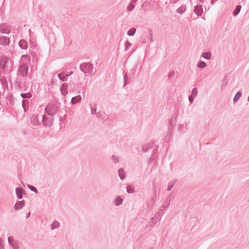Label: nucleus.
I'll return each mask as SVG.
<instances>
[{"label":"nucleus","mask_w":249,"mask_h":249,"mask_svg":"<svg viewBox=\"0 0 249 249\" xmlns=\"http://www.w3.org/2000/svg\"><path fill=\"white\" fill-rule=\"evenodd\" d=\"M44 111L48 115L54 116L59 112V107L55 103H50L46 107Z\"/></svg>","instance_id":"1"},{"label":"nucleus","mask_w":249,"mask_h":249,"mask_svg":"<svg viewBox=\"0 0 249 249\" xmlns=\"http://www.w3.org/2000/svg\"><path fill=\"white\" fill-rule=\"evenodd\" d=\"M10 65L11 62L7 56H2L0 59V67L2 71H10Z\"/></svg>","instance_id":"2"},{"label":"nucleus","mask_w":249,"mask_h":249,"mask_svg":"<svg viewBox=\"0 0 249 249\" xmlns=\"http://www.w3.org/2000/svg\"><path fill=\"white\" fill-rule=\"evenodd\" d=\"M80 69L85 73L91 74L93 70V65L89 62L83 63L80 65Z\"/></svg>","instance_id":"3"},{"label":"nucleus","mask_w":249,"mask_h":249,"mask_svg":"<svg viewBox=\"0 0 249 249\" xmlns=\"http://www.w3.org/2000/svg\"><path fill=\"white\" fill-rule=\"evenodd\" d=\"M54 121V116L44 115L42 117V122L45 126L51 127L53 125Z\"/></svg>","instance_id":"4"},{"label":"nucleus","mask_w":249,"mask_h":249,"mask_svg":"<svg viewBox=\"0 0 249 249\" xmlns=\"http://www.w3.org/2000/svg\"><path fill=\"white\" fill-rule=\"evenodd\" d=\"M28 65L25 63H23L19 66L18 71L21 75L25 76L28 73Z\"/></svg>","instance_id":"5"},{"label":"nucleus","mask_w":249,"mask_h":249,"mask_svg":"<svg viewBox=\"0 0 249 249\" xmlns=\"http://www.w3.org/2000/svg\"><path fill=\"white\" fill-rule=\"evenodd\" d=\"M8 243L14 249H18L19 248L18 242L14 239V238L12 236L8 237Z\"/></svg>","instance_id":"6"},{"label":"nucleus","mask_w":249,"mask_h":249,"mask_svg":"<svg viewBox=\"0 0 249 249\" xmlns=\"http://www.w3.org/2000/svg\"><path fill=\"white\" fill-rule=\"evenodd\" d=\"M10 40L9 37L5 36H0V45L6 46L10 44Z\"/></svg>","instance_id":"7"},{"label":"nucleus","mask_w":249,"mask_h":249,"mask_svg":"<svg viewBox=\"0 0 249 249\" xmlns=\"http://www.w3.org/2000/svg\"><path fill=\"white\" fill-rule=\"evenodd\" d=\"M16 194L18 198L21 199L23 198V195L25 194V191L22 187H18L16 188Z\"/></svg>","instance_id":"8"},{"label":"nucleus","mask_w":249,"mask_h":249,"mask_svg":"<svg viewBox=\"0 0 249 249\" xmlns=\"http://www.w3.org/2000/svg\"><path fill=\"white\" fill-rule=\"evenodd\" d=\"M25 201H18L14 206V208L15 210L18 211L21 209L23 206L25 205Z\"/></svg>","instance_id":"9"},{"label":"nucleus","mask_w":249,"mask_h":249,"mask_svg":"<svg viewBox=\"0 0 249 249\" xmlns=\"http://www.w3.org/2000/svg\"><path fill=\"white\" fill-rule=\"evenodd\" d=\"M194 12L197 16H200L203 12L202 6L201 4L197 5L194 7Z\"/></svg>","instance_id":"10"},{"label":"nucleus","mask_w":249,"mask_h":249,"mask_svg":"<svg viewBox=\"0 0 249 249\" xmlns=\"http://www.w3.org/2000/svg\"><path fill=\"white\" fill-rule=\"evenodd\" d=\"M0 31L1 33L6 34H9L11 32L10 29L7 28L6 25L5 24L0 25Z\"/></svg>","instance_id":"11"},{"label":"nucleus","mask_w":249,"mask_h":249,"mask_svg":"<svg viewBox=\"0 0 249 249\" xmlns=\"http://www.w3.org/2000/svg\"><path fill=\"white\" fill-rule=\"evenodd\" d=\"M31 123L32 125L37 126L40 124V122L39 121L37 116L36 115H33L30 118Z\"/></svg>","instance_id":"12"},{"label":"nucleus","mask_w":249,"mask_h":249,"mask_svg":"<svg viewBox=\"0 0 249 249\" xmlns=\"http://www.w3.org/2000/svg\"><path fill=\"white\" fill-rule=\"evenodd\" d=\"M171 197L169 196H168L166 199L162 203L160 208H163V209H166L170 205V202L171 201Z\"/></svg>","instance_id":"13"},{"label":"nucleus","mask_w":249,"mask_h":249,"mask_svg":"<svg viewBox=\"0 0 249 249\" xmlns=\"http://www.w3.org/2000/svg\"><path fill=\"white\" fill-rule=\"evenodd\" d=\"M154 144L153 142H150L149 143H146L142 145V150L144 152H146L148 151V150L153 147Z\"/></svg>","instance_id":"14"},{"label":"nucleus","mask_w":249,"mask_h":249,"mask_svg":"<svg viewBox=\"0 0 249 249\" xmlns=\"http://www.w3.org/2000/svg\"><path fill=\"white\" fill-rule=\"evenodd\" d=\"M18 45L21 49L26 50L28 48V43L24 39L20 40L18 42Z\"/></svg>","instance_id":"15"},{"label":"nucleus","mask_w":249,"mask_h":249,"mask_svg":"<svg viewBox=\"0 0 249 249\" xmlns=\"http://www.w3.org/2000/svg\"><path fill=\"white\" fill-rule=\"evenodd\" d=\"M119 176L121 180H123L125 178V172L124 170L122 168H119L118 170Z\"/></svg>","instance_id":"16"},{"label":"nucleus","mask_w":249,"mask_h":249,"mask_svg":"<svg viewBox=\"0 0 249 249\" xmlns=\"http://www.w3.org/2000/svg\"><path fill=\"white\" fill-rule=\"evenodd\" d=\"M123 202V199L120 196H117L114 200V204L117 206H120Z\"/></svg>","instance_id":"17"},{"label":"nucleus","mask_w":249,"mask_h":249,"mask_svg":"<svg viewBox=\"0 0 249 249\" xmlns=\"http://www.w3.org/2000/svg\"><path fill=\"white\" fill-rule=\"evenodd\" d=\"M81 99L82 98L80 95L73 97L71 99V103L72 104H76V103L80 102Z\"/></svg>","instance_id":"18"},{"label":"nucleus","mask_w":249,"mask_h":249,"mask_svg":"<svg viewBox=\"0 0 249 249\" xmlns=\"http://www.w3.org/2000/svg\"><path fill=\"white\" fill-rule=\"evenodd\" d=\"M177 121H176V116H175L174 118L173 117H172L171 120L169 121V129H172L174 126V125L176 124Z\"/></svg>","instance_id":"19"},{"label":"nucleus","mask_w":249,"mask_h":249,"mask_svg":"<svg viewBox=\"0 0 249 249\" xmlns=\"http://www.w3.org/2000/svg\"><path fill=\"white\" fill-rule=\"evenodd\" d=\"M67 84L63 83L60 88L61 94L63 95H66L68 93V91L67 90Z\"/></svg>","instance_id":"20"},{"label":"nucleus","mask_w":249,"mask_h":249,"mask_svg":"<svg viewBox=\"0 0 249 249\" xmlns=\"http://www.w3.org/2000/svg\"><path fill=\"white\" fill-rule=\"evenodd\" d=\"M187 125L186 124H179L177 126L178 130L179 131H185L187 128Z\"/></svg>","instance_id":"21"},{"label":"nucleus","mask_w":249,"mask_h":249,"mask_svg":"<svg viewBox=\"0 0 249 249\" xmlns=\"http://www.w3.org/2000/svg\"><path fill=\"white\" fill-rule=\"evenodd\" d=\"M68 75H66L64 72L59 73L57 75L58 78L62 81H65L67 80Z\"/></svg>","instance_id":"22"},{"label":"nucleus","mask_w":249,"mask_h":249,"mask_svg":"<svg viewBox=\"0 0 249 249\" xmlns=\"http://www.w3.org/2000/svg\"><path fill=\"white\" fill-rule=\"evenodd\" d=\"M186 11V6L185 5H181L178 8L177 10V12L180 14H182Z\"/></svg>","instance_id":"23"},{"label":"nucleus","mask_w":249,"mask_h":249,"mask_svg":"<svg viewBox=\"0 0 249 249\" xmlns=\"http://www.w3.org/2000/svg\"><path fill=\"white\" fill-rule=\"evenodd\" d=\"M202 57L206 59L209 60L211 58L212 53L210 52H207L203 53L202 55Z\"/></svg>","instance_id":"24"},{"label":"nucleus","mask_w":249,"mask_h":249,"mask_svg":"<svg viewBox=\"0 0 249 249\" xmlns=\"http://www.w3.org/2000/svg\"><path fill=\"white\" fill-rule=\"evenodd\" d=\"M207 66L206 63L202 60H199L197 63V67L200 69H204Z\"/></svg>","instance_id":"25"},{"label":"nucleus","mask_w":249,"mask_h":249,"mask_svg":"<svg viewBox=\"0 0 249 249\" xmlns=\"http://www.w3.org/2000/svg\"><path fill=\"white\" fill-rule=\"evenodd\" d=\"M241 96H242L241 92H240V91L237 92L233 98V102L234 103H236L238 101V100L240 99V98L241 97Z\"/></svg>","instance_id":"26"},{"label":"nucleus","mask_w":249,"mask_h":249,"mask_svg":"<svg viewBox=\"0 0 249 249\" xmlns=\"http://www.w3.org/2000/svg\"><path fill=\"white\" fill-rule=\"evenodd\" d=\"M96 117L102 119L106 118V114L103 111H99L96 113Z\"/></svg>","instance_id":"27"},{"label":"nucleus","mask_w":249,"mask_h":249,"mask_svg":"<svg viewBox=\"0 0 249 249\" xmlns=\"http://www.w3.org/2000/svg\"><path fill=\"white\" fill-rule=\"evenodd\" d=\"M241 9V6L240 5H237L235 9L233 10L232 14L234 16H236L239 13Z\"/></svg>","instance_id":"28"},{"label":"nucleus","mask_w":249,"mask_h":249,"mask_svg":"<svg viewBox=\"0 0 249 249\" xmlns=\"http://www.w3.org/2000/svg\"><path fill=\"white\" fill-rule=\"evenodd\" d=\"M160 220V218H158V217H152L151 218L150 222L151 223V226L155 225Z\"/></svg>","instance_id":"29"},{"label":"nucleus","mask_w":249,"mask_h":249,"mask_svg":"<svg viewBox=\"0 0 249 249\" xmlns=\"http://www.w3.org/2000/svg\"><path fill=\"white\" fill-rule=\"evenodd\" d=\"M59 223L56 221L54 220L51 225V228L52 230H54L59 227Z\"/></svg>","instance_id":"30"},{"label":"nucleus","mask_w":249,"mask_h":249,"mask_svg":"<svg viewBox=\"0 0 249 249\" xmlns=\"http://www.w3.org/2000/svg\"><path fill=\"white\" fill-rule=\"evenodd\" d=\"M177 182V180H173L169 183L168 187H167V190L168 191H170L172 190V189L174 186L175 184H176Z\"/></svg>","instance_id":"31"},{"label":"nucleus","mask_w":249,"mask_h":249,"mask_svg":"<svg viewBox=\"0 0 249 249\" xmlns=\"http://www.w3.org/2000/svg\"><path fill=\"white\" fill-rule=\"evenodd\" d=\"M20 96L23 99H25V98L30 99L32 97V94L30 92L25 93H22L20 94Z\"/></svg>","instance_id":"32"},{"label":"nucleus","mask_w":249,"mask_h":249,"mask_svg":"<svg viewBox=\"0 0 249 249\" xmlns=\"http://www.w3.org/2000/svg\"><path fill=\"white\" fill-rule=\"evenodd\" d=\"M136 30L135 28H131L130 30H128V32H127V35L128 36H133L135 33H136Z\"/></svg>","instance_id":"33"},{"label":"nucleus","mask_w":249,"mask_h":249,"mask_svg":"<svg viewBox=\"0 0 249 249\" xmlns=\"http://www.w3.org/2000/svg\"><path fill=\"white\" fill-rule=\"evenodd\" d=\"M27 187L31 191L34 192L36 194H38V190L35 187L29 184L27 185Z\"/></svg>","instance_id":"34"},{"label":"nucleus","mask_w":249,"mask_h":249,"mask_svg":"<svg viewBox=\"0 0 249 249\" xmlns=\"http://www.w3.org/2000/svg\"><path fill=\"white\" fill-rule=\"evenodd\" d=\"M111 159L114 163H118L120 161V158L115 155H112L111 156Z\"/></svg>","instance_id":"35"},{"label":"nucleus","mask_w":249,"mask_h":249,"mask_svg":"<svg viewBox=\"0 0 249 249\" xmlns=\"http://www.w3.org/2000/svg\"><path fill=\"white\" fill-rule=\"evenodd\" d=\"M126 192L128 194L133 193L134 192V188L130 185H128L126 187Z\"/></svg>","instance_id":"36"},{"label":"nucleus","mask_w":249,"mask_h":249,"mask_svg":"<svg viewBox=\"0 0 249 249\" xmlns=\"http://www.w3.org/2000/svg\"><path fill=\"white\" fill-rule=\"evenodd\" d=\"M135 8V5L132 3H130L127 6V11L128 12L132 11Z\"/></svg>","instance_id":"37"},{"label":"nucleus","mask_w":249,"mask_h":249,"mask_svg":"<svg viewBox=\"0 0 249 249\" xmlns=\"http://www.w3.org/2000/svg\"><path fill=\"white\" fill-rule=\"evenodd\" d=\"M197 93H198V91H197V89L194 88L192 90L191 96H192L195 97L197 96Z\"/></svg>","instance_id":"38"},{"label":"nucleus","mask_w":249,"mask_h":249,"mask_svg":"<svg viewBox=\"0 0 249 249\" xmlns=\"http://www.w3.org/2000/svg\"><path fill=\"white\" fill-rule=\"evenodd\" d=\"M131 45L132 44L128 40H126L124 43V50L127 51Z\"/></svg>","instance_id":"39"},{"label":"nucleus","mask_w":249,"mask_h":249,"mask_svg":"<svg viewBox=\"0 0 249 249\" xmlns=\"http://www.w3.org/2000/svg\"><path fill=\"white\" fill-rule=\"evenodd\" d=\"M163 210H162L161 208H160L159 212L157 213L156 214V217H158V218H160V219L161 215H162Z\"/></svg>","instance_id":"40"},{"label":"nucleus","mask_w":249,"mask_h":249,"mask_svg":"<svg viewBox=\"0 0 249 249\" xmlns=\"http://www.w3.org/2000/svg\"><path fill=\"white\" fill-rule=\"evenodd\" d=\"M21 58L23 60H25L27 61H30V56L27 54L23 55L21 56Z\"/></svg>","instance_id":"41"},{"label":"nucleus","mask_w":249,"mask_h":249,"mask_svg":"<svg viewBox=\"0 0 249 249\" xmlns=\"http://www.w3.org/2000/svg\"><path fill=\"white\" fill-rule=\"evenodd\" d=\"M128 79L127 75L126 73L124 74V85L123 86L124 87L127 84V81Z\"/></svg>","instance_id":"42"},{"label":"nucleus","mask_w":249,"mask_h":249,"mask_svg":"<svg viewBox=\"0 0 249 249\" xmlns=\"http://www.w3.org/2000/svg\"><path fill=\"white\" fill-rule=\"evenodd\" d=\"M73 86V87L71 88L72 90H77L79 89V86L77 84H71V86Z\"/></svg>","instance_id":"43"},{"label":"nucleus","mask_w":249,"mask_h":249,"mask_svg":"<svg viewBox=\"0 0 249 249\" xmlns=\"http://www.w3.org/2000/svg\"><path fill=\"white\" fill-rule=\"evenodd\" d=\"M175 76V72L174 71H172L171 72H169L168 74V77L169 78H172Z\"/></svg>","instance_id":"44"},{"label":"nucleus","mask_w":249,"mask_h":249,"mask_svg":"<svg viewBox=\"0 0 249 249\" xmlns=\"http://www.w3.org/2000/svg\"><path fill=\"white\" fill-rule=\"evenodd\" d=\"M28 100H23V101L22 102V107H23V109H24L25 112H26V109H25V106H24V103H28Z\"/></svg>","instance_id":"45"},{"label":"nucleus","mask_w":249,"mask_h":249,"mask_svg":"<svg viewBox=\"0 0 249 249\" xmlns=\"http://www.w3.org/2000/svg\"><path fill=\"white\" fill-rule=\"evenodd\" d=\"M97 112H96V109L94 108L93 107L91 108V114H95L96 115V113Z\"/></svg>","instance_id":"46"},{"label":"nucleus","mask_w":249,"mask_h":249,"mask_svg":"<svg viewBox=\"0 0 249 249\" xmlns=\"http://www.w3.org/2000/svg\"><path fill=\"white\" fill-rule=\"evenodd\" d=\"M149 39H150V42H152L153 41V35H152V31L149 32Z\"/></svg>","instance_id":"47"},{"label":"nucleus","mask_w":249,"mask_h":249,"mask_svg":"<svg viewBox=\"0 0 249 249\" xmlns=\"http://www.w3.org/2000/svg\"><path fill=\"white\" fill-rule=\"evenodd\" d=\"M0 249H4V246L2 243V239L0 238Z\"/></svg>","instance_id":"48"},{"label":"nucleus","mask_w":249,"mask_h":249,"mask_svg":"<svg viewBox=\"0 0 249 249\" xmlns=\"http://www.w3.org/2000/svg\"><path fill=\"white\" fill-rule=\"evenodd\" d=\"M194 100V97L190 95L189 96V101L191 103H192Z\"/></svg>","instance_id":"49"},{"label":"nucleus","mask_w":249,"mask_h":249,"mask_svg":"<svg viewBox=\"0 0 249 249\" xmlns=\"http://www.w3.org/2000/svg\"><path fill=\"white\" fill-rule=\"evenodd\" d=\"M30 214H31L30 212H29L27 213L26 214V217L27 218H28L30 217Z\"/></svg>","instance_id":"50"},{"label":"nucleus","mask_w":249,"mask_h":249,"mask_svg":"<svg viewBox=\"0 0 249 249\" xmlns=\"http://www.w3.org/2000/svg\"><path fill=\"white\" fill-rule=\"evenodd\" d=\"M137 0H131L130 3H132L134 4V3L136 2Z\"/></svg>","instance_id":"51"},{"label":"nucleus","mask_w":249,"mask_h":249,"mask_svg":"<svg viewBox=\"0 0 249 249\" xmlns=\"http://www.w3.org/2000/svg\"><path fill=\"white\" fill-rule=\"evenodd\" d=\"M178 0H173V3H176L178 1Z\"/></svg>","instance_id":"52"},{"label":"nucleus","mask_w":249,"mask_h":249,"mask_svg":"<svg viewBox=\"0 0 249 249\" xmlns=\"http://www.w3.org/2000/svg\"><path fill=\"white\" fill-rule=\"evenodd\" d=\"M211 3H212V4H213V0H211Z\"/></svg>","instance_id":"53"},{"label":"nucleus","mask_w":249,"mask_h":249,"mask_svg":"<svg viewBox=\"0 0 249 249\" xmlns=\"http://www.w3.org/2000/svg\"><path fill=\"white\" fill-rule=\"evenodd\" d=\"M152 160V158H150L149 159V162L150 161V160Z\"/></svg>","instance_id":"54"},{"label":"nucleus","mask_w":249,"mask_h":249,"mask_svg":"<svg viewBox=\"0 0 249 249\" xmlns=\"http://www.w3.org/2000/svg\"><path fill=\"white\" fill-rule=\"evenodd\" d=\"M248 101L249 102V96L248 97Z\"/></svg>","instance_id":"55"},{"label":"nucleus","mask_w":249,"mask_h":249,"mask_svg":"<svg viewBox=\"0 0 249 249\" xmlns=\"http://www.w3.org/2000/svg\"><path fill=\"white\" fill-rule=\"evenodd\" d=\"M199 0L201 2H202L203 0Z\"/></svg>","instance_id":"56"}]
</instances>
